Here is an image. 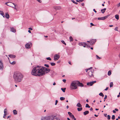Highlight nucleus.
Returning a JSON list of instances; mask_svg holds the SVG:
<instances>
[{"instance_id":"nucleus-1","label":"nucleus","mask_w":120,"mask_h":120,"mask_svg":"<svg viewBox=\"0 0 120 120\" xmlns=\"http://www.w3.org/2000/svg\"><path fill=\"white\" fill-rule=\"evenodd\" d=\"M50 70L49 69L45 67L37 66L33 68L31 74L34 75L41 76L45 74V71L47 73L49 72Z\"/></svg>"},{"instance_id":"nucleus-2","label":"nucleus","mask_w":120,"mask_h":120,"mask_svg":"<svg viewBox=\"0 0 120 120\" xmlns=\"http://www.w3.org/2000/svg\"><path fill=\"white\" fill-rule=\"evenodd\" d=\"M23 76L22 74L19 72H16L14 73L13 78L15 82H21L22 80Z\"/></svg>"},{"instance_id":"nucleus-3","label":"nucleus","mask_w":120,"mask_h":120,"mask_svg":"<svg viewBox=\"0 0 120 120\" xmlns=\"http://www.w3.org/2000/svg\"><path fill=\"white\" fill-rule=\"evenodd\" d=\"M41 120H59L56 116H52L46 117H43Z\"/></svg>"},{"instance_id":"nucleus-4","label":"nucleus","mask_w":120,"mask_h":120,"mask_svg":"<svg viewBox=\"0 0 120 120\" xmlns=\"http://www.w3.org/2000/svg\"><path fill=\"white\" fill-rule=\"evenodd\" d=\"M77 81H75L72 82L70 85V88L71 90H75L77 88Z\"/></svg>"},{"instance_id":"nucleus-5","label":"nucleus","mask_w":120,"mask_h":120,"mask_svg":"<svg viewBox=\"0 0 120 120\" xmlns=\"http://www.w3.org/2000/svg\"><path fill=\"white\" fill-rule=\"evenodd\" d=\"M109 16V15H107L106 16L101 17H99L98 18V20H104L107 19Z\"/></svg>"},{"instance_id":"nucleus-6","label":"nucleus","mask_w":120,"mask_h":120,"mask_svg":"<svg viewBox=\"0 0 120 120\" xmlns=\"http://www.w3.org/2000/svg\"><path fill=\"white\" fill-rule=\"evenodd\" d=\"M87 75H89L90 77H92L93 76L92 72L91 71H88Z\"/></svg>"},{"instance_id":"nucleus-7","label":"nucleus","mask_w":120,"mask_h":120,"mask_svg":"<svg viewBox=\"0 0 120 120\" xmlns=\"http://www.w3.org/2000/svg\"><path fill=\"white\" fill-rule=\"evenodd\" d=\"M96 81H92V82H88L87 83V85L88 86H92L94 83H96Z\"/></svg>"},{"instance_id":"nucleus-8","label":"nucleus","mask_w":120,"mask_h":120,"mask_svg":"<svg viewBox=\"0 0 120 120\" xmlns=\"http://www.w3.org/2000/svg\"><path fill=\"white\" fill-rule=\"evenodd\" d=\"M60 56L57 54H56L54 57V60L55 61L57 60L59 58Z\"/></svg>"},{"instance_id":"nucleus-9","label":"nucleus","mask_w":120,"mask_h":120,"mask_svg":"<svg viewBox=\"0 0 120 120\" xmlns=\"http://www.w3.org/2000/svg\"><path fill=\"white\" fill-rule=\"evenodd\" d=\"M96 40L95 39H92L90 41V45H91L94 44L96 42Z\"/></svg>"},{"instance_id":"nucleus-10","label":"nucleus","mask_w":120,"mask_h":120,"mask_svg":"<svg viewBox=\"0 0 120 120\" xmlns=\"http://www.w3.org/2000/svg\"><path fill=\"white\" fill-rule=\"evenodd\" d=\"M76 81L78 86H80L81 87H82L83 86V85L82 83H80L78 81Z\"/></svg>"},{"instance_id":"nucleus-11","label":"nucleus","mask_w":120,"mask_h":120,"mask_svg":"<svg viewBox=\"0 0 120 120\" xmlns=\"http://www.w3.org/2000/svg\"><path fill=\"white\" fill-rule=\"evenodd\" d=\"M3 68L2 62L0 60V69L1 70L3 69Z\"/></svg>"},{"instance_id":"nucleus-12","label":"nucleus","mask_w":120,"mask_h":120,"mask_svg":"<svg viewBox=\"0 0 120 120\" xmlns=\"http://www.w3.org/2000/svg\"><path fill=\"white\" fill-rule=\"evenodd\" d=\"M68 113L69 115V116L72 118L74 117V116L70 112H68Z\"/></svg>"},{"instance_id":"nucleus-13","label":"nucleus","mask_w":120,"mask_h":120,"mask_svg":"<svg viewBox=\"0 0 120 120\" xmlns=\"http://www.w3.org/2000/svg\"><path fill=\"white\" fill-rule=\"evenodd\" d=\"M9 56L11 58H14L16 56L15 55H12V54H10L9 55Z\"/></svg>"},{"instance_id":"nucleus-14","label":"nucleus","mask_w":120,"mask_h":120,"mask_svg":"<svg viewBox=\"0 0 120 120\" xmlns=\"http://www.w3.org/2000/svg\"><path fill=\"white\" fill-rule=\"evenodd\" d=\"M54 8L56 10H59L61 8L60 7L58 6L54 7Z\"/></svg>"},{"instance_id":"nucleus-15","label":"nucleus","mask_w":120,"mask_h":120,"mask_svg":"<svg viewBox=\"0 0 120 120\" xmlns=\"http://www.w3.org/2000/svg\"><path fill=\"white\" fill-rule=\"evenodd\" d=\"M56 75V73L54 71H52L51 74V76L52 77H54Z\"/></svg>"},{"instance_id":"nucleus-16","label":"nucleus","mask_w":120,"mask_h":120,"mask_svg":"<svg viewBox=\"0 0 120 120\" xmlns=\"http://www.w3.org/2000/svg\"><path fill=\"white\" fill-rule=\"evenodd\" d=\"M87 44L85 42H80L79 44V45H87Z\"/></svg>"},{"instance_id":"nucleus-17","label":"nucleus","mask_w":120,"mask_h":120,"mask_svg":"<svg viewBox=\"0 0 120 120\" xmlns=\"http://www.w3.org/2000/svg\"><path fill=\"white\" fill-rule=\"evenodd\" d=\"M89 112L88 111H86L83 112V114L84 115H86L89 113Z\"/></svg>"},{"instance_id":"nucleus-18","label":"nucleus","mask_w":120,"mask_h":120,"mask_svg":"<svg viewBox=\"0 0 120 120\" xmlns=\"http://www.w3.org/2000/svg\"><path fill=\"white\" fill-rule=\"evenodd\" d=\"M4 17H6L8 19L9 18V15L8 14L6 13L5 15L4 16Z\"/></svg>"},{"instance_id":"nucleus-19","label":"nucleus","mask_w":120,"mask_h":120,"mask_svg":"<svg viewBox=\"0 0 120 120\" xmlns=\"http://www.w3.org/2000/svg\"><path fill=\"white\" fill-rule=\"evenodd\" d=\"M32 45H25V48L27 49H29L31 48Z\"/></svg>"},{"instance_id":"nucleus-20","label":"nucleus","mask_w":120,"mask_h":120,"mask_svg":"<svg viewBox=\"0 0 120 120\" xmlns=\"http://www.w3.org/2000/svg\"><path fill=\"white\" fill-rule=\"evenodd\" d=\"M106 9L105 8H104L103 9H101V11L102 13H103L105 12Z\"/></svg>"},{"instance_id":"nucleus-21","label":"nucleus","mask_w":120,"mask_h":120,"mask_svg":"<svg viewBox=\"0 0 120 120\" xmlns=\"http://www.w3.org/2000/svg\"><path fill=\"white\" fill-rule=\"evenodd\" d=\"M11 31L12 32L14 33H15V32L16 31L15 29L13 28H11Z\"/></svg>"},{"instance_id":"nucleus-22","label":"nucleus","mask_w":120,"mask_h":120,"mask_svg":"<svg viewBox=\"0 0 120 120\" xmlns=\"http://www.w3.org/2000/svg\"><path fill=\"white\" fill-rule=\"evenodd\" d=\"M13 112L14 114L15 115H16L17 114V111L15 110H13Z\"/></svg>"},{"instance_id":"nucleus-23","label":"nucleus","mask_w":120,"mask_h":120,"mask_svg":"<svg viewBox=\"0 0 120 120\" xmlns=\"http://www.w3.org/2000/svg\"><path fill=\"white\" fill-rule=\"evenodd\" d=\"M76 106L79 108H81L82 106V105L79 103H77V104L76 105Z\"/></svg>"},{"instance_id":"nucleus-24","label":"nucleus","mask_w":120,"mask_h":120,"mask_svg":"<svg viewBox=\"0 0 120 120\" xmlns=\"http://www.w3.org/2000/svg\"><path fill=\"white\" fill-rule=\"evenodd\" d=\"M115 18L118 20L119 19V15L117 14H116L115 15Z\"/></svg>"},{"instance_id":"nucleus-25","label":"nucleus","mask_w":120,"mask_h":120,"mask_svg":"<svg viewBox=\"0 0 120 120\" xmlns=\"http://www.w3.org/2000/svg\"><path fill=\"white\" fill-rule=\"evenodd\" d=\"M0 14L4 18V13L3 12V11H1L0 12Z\"/></svg>"},{"instance_id":"nucleus-26","label":"nucleus","mask_w":120,"mask_h":120,"mask_svg":"<svg viewBox=\"0 0 120 120\" xmlns=\"http://www.w3.org/2000/svg\"><path fill=\"white\" fill-rule=\"evenodd\" d=\"M9 63L12 65H14L16 63V62L14 61L12 62H11L10 61H9Z\"/></svg>"},{"instance_id":"nucleus-27","label":"nucleus","mask_w":120,"mask_h":120,"mask_svg":"<svg viewBox=\"0 0 120 120\" xmlns=\"http://www.w3.org/2000/svg\"><path fill=\"white\" fill-rule=\"evenodd\" d=\"M66 89V88H61V90L64 92H65Z\"/></svg>"},{"instance_id":"nucleus-28","label":"nucleus","mask_w":120,"mask_h":120,"mask_svg":"<svg viewBox=\"0 0 120 120\" xmlns=\"http://www.w3.org/2000/svg\"><path fill=\"white\" fill-rule=\"evenodd\" d=\"M111 72L110 71H109L108 73V75L109 76L111 75Z\"/></svg>"},{"instance_id":"nucleus-29","label":"nucleus","mask_w":120,"mask_h":120,"mask_svg":"<svg viewBox=\"0 0 120 120\" xmlns=\"http://www.w3.org/2000/svg\"><path fill=\"white\" fill-rule=\"evenodd\" d=\"M82 107H81L80 108H78L77 109L79 111H81L82 110Z\"/></svg>"},{"instance_id":"nucleus-30","label":"nucleus","mask_w":120,"mask_h":120,"mask_svg":"<svg viewBox=\"0 0 120 120\" xmlns=\"http://www.w3.org/2000/svg\"><path fill=\"white\" fill-rule=\"evenodd\" d=\"M113 82H111L110 83V87H111L113 86Z\"/></svg>"},{"instance_id":"nucleus-31","label":"nucleus","mask_w":120,"mask_h":120,"mask_svg":"<svg viewBox=\"0 0 120 120\" xmlns=\"http://www.w3.org/2000/svg\"><path fill=\"white\" fill-rule=\"evenodd\" d=\"M70 41H72L73 40L72 37L71 36L70 37H69Z\"/></svg>"},{"instance_id":"nucleus-32","label":"nucleus","mask_w":120,"mask_h":120,"mask_svg":"<svg viewBox=\"0 0 120 120\" xmlns=\"http://www.w3.org/2000/svg\"><path fill=\"white\" fill-rule=\"evenodd\" d=\"M32 43L31 42H29L28 43L26 44L25 45H32Z\"/></svg>"},{"instance_id":"nucleus-33","label":"nucleus","mask_w":120,"mask_h":120,"mask_svg":"<svg viewBox=\"0 0 120 120\" xmlns=\"http://www.w3.org/2000/svg\"><path fill=\"white\" fill-rule=\"evenodd\" d=\"M99 95L100 96H102V97H103L104 96V95L101 92L99 94Z\"/></svg>"},{"instance_id":"nucleus-34","label":"nucleus","mask_w":120,"mask_h":120,"mask_svg":"<svg viewBox=\"0 0 120 120\" xmlns=\"http://www.w3.org/2000/svg\"><path fill=\"white\" fill-rule=\"evenodd\" d=\"M60 99L61 101H63L65 99V98L63 97H61L60 98Z\"/></svg>"},{"instance_id":"nucleus-35","label":"nucleus","mask_w":120,"mask_h":120,"mask_svg":"<svg viewBox=\"0 0 120 120\" xmlns=\"http://www.w3.org/2000/svg\"><path fill=\"white\" fill-rule=\"evenodd\" d=\"M50 64L52 66H55L56 65L55 63H50Z\"/></svg>"},{"instance_id":"nucleus-36","label":"nucleus","mask_w":120,"mask_h":120,"mask_svg":"<svg viewBox=\"0 0 120 120\" xmlns=\"http://www.w3.org/2000/svg\"><path fill=\"white\" fill-rule=\"evenodd\" d=\"M107 119L109 120L110 119L111 117L109 115H108L107 116Z\"/></svg>"},{"instance_id":"nucleus-37","label":"nucleus","mask_w":120,"mask_h":120,"mask_svg":"<svg viewBox=\"0 0 120 120\" xmlns=\"http://www.w3.org/2000/svg\"><path fill=\"white\" fill-rule=\"evenodd\" d=\"M86 108H90V106H89V105L88 104H86L85 106Z\"/></svg>"},{"instance_id":"nucleus-38","label":"nucleus","mask_w":120,"mask_h":120,"mask_svg":"<svg viewBox=\"0 0 120 120\" xmlns=\"http://www.w3.org/2000/svg\"><path fill=\"white\" fill-rule=\"evenodd\" d=\"M96 57L97 59H99L100 58H101L100 57H99L97 55H96Z\"/></svg>"},{"instance_id":"nucleus-39","label":"nucleus","mask_w":120,"mask_h":120,"mask_svg":"<svg viewBox=\"0 0 120 120\" xmlns=\"http://www.w3.org/2000/svg\"><path fill=\"white\" fill-rule=\"evenodd\" d=\"M92 67H90V68H89L88 69H86V72H87V71H88V70H90L91 69H92Z\"/></svg>"},{"instance_id":"nucleus-40","label":"nucleus","mask_w":120,"mask_h":120,"mask_svg":"<svg viewBox=\"0 0 120 120\" xmlns=\"http://www.w3.org/2000/svg\"><path fill=\"white\" fill-rule=\"evenodd\" d=\"M115 116L114 115H113L112 116V119L113 120L115 119Z\"/></svg>"},{"instance_id":"nucleus-41","label":"nucleus","mask_w":120,"mask_h":120,"mask_svg":"<svg viewBox=\"0 0 120 120\" xmlns=\"http://www.w3.org/2000/svg\"><path fill=\"white\" fill-rule=\"evenodd\" d=\"M46 59L47 60H51V59L50 57H47L46 58Z\"/></svg>"},{"instance_id":"nucleus-42","label":"nucleus","mask_w":120,"mask_h":120,"mask_svg":"<svg viewBox=\"0 0 120 120\" xmlns=\"http://www.w3.org/2000/svg\"><path fill=\"white\" fill-rule=\"evenodd\" d=\"M83 47H86L88 48H90V46L89 45H83Z\"/></svg>"},{"instance_id":"nucleus-43","label":"nucleus","mask_w":120,"mask_h":120,"mask_svg":"<svg viewBox=\"0 0 120 120\" xmlns=\"http://www.w3.org/2000/svg\"><path fill=\"white\" fill-rule=\"evenodd\" d=\"M61 42L63 43L65 45H66V43H65L64 41L63 40H62L61 41Z\"/></svg>"},{"instance_id":"nucleus-44","label":"nucleus","mask_w":120,"mask_h":120,"mask_svg":"<svg viewBox=\"0 0 120 120\" xmlns=\"http://www.w3.org/2000/svg\"><path fill=\"white\" fill-rule=\"evenodd\" d=\"M44 66L45 67L47 68H49V66L48 64H45Z\"/></svg>"},{"instance_id":"nucleus-45","label":"nucleus","mask_w":120,"mask_h":120,"mask_svg":"<svg viewBox=\"0 0 120 120\" xmlns=\"http://www.w3.org/2000/svg\"><path fill=\"white\" fill-rule=\"evenodd\" d=\"M12 4L14 5V7H12L13 8H14L15 9H16V8L15 7V6L16 5H15V4L14 3H12Z\"/></svg>"},{"instance_id":"nucleus-46","label":"nucleus","mask_w":120,"mask_h":120,"mask_svg":"<svg viewBox=\"0 0 120 120\" xmlns=\"http://www.w3.org/2000/svg\"><path fill=\"white\" fill-rule=\"evenodd\" d=\"M71 1H72V2L74 4H78L77 2H75L73 0H72Z\"/></svg>"},{"instance_id":"nucleus-47","label":"nucleus","mask_w":120,"mask_h":120,"mask_svg":"<svg viewBox=\"0 0 120 120\" xmlns=\"http://www.w3.org/2000/svg\"><path fill=\"white\" fill-rule=\"evenodd\" d=\"M58 101L57 100H56V103L55 104V105H57V103L58 102Z\"/></svg>"},{"instance_id":"nucleus-48","label":"nucleus","mask_w":120,"mask_h":120,"mask_svg":"<svg viewBox=\"0 0 120 120\" xmlns=\"http://www.w3.org/2000/svg\"><path fill=\"white\" fill-rule=\"evenodd\" d=\"M63 81L64 83H65L66 81V80L65 79H63Z\"/></svg>"},{"instance_id":"nucleus-49","label":"nucleus","mask_w":120,"mask_h":120,"mask_svg":"<svg viewBox=\"0 0 120 120\" xmlns=\"http://www.w3.org/2000/svg\"><path fill=\"white\" fill-rule=\"evenodd\" d=\"M4 116H6L7 115V112H4Z\"/></svg>"},{"instance_id":"nucleus-50","label":"nucleus","mask_w":120,"mask_h":120,"mask_svg":"<svg viewBox=\"0 0 120 120\" xmlns=\"http://www.w3.org/2000/svg\"><path fill=\"white\" fill-rule=\"evenodd\" d=\"M107 98V96L106 95H105V97L104 98V99L105 100Z\"/></svg>"},{"instance_id":"nucleus-51","label":"nucleus","mask_w":120,"mask_h":120,"mask_svg":"<svg viewBox=\"0 0 120 120\" xmlns=\"http://www.w3.org/2000/svg\"><path fill=\"white\" fill-rule=\"evenodd\" d=\"M115 30L116 31H117V27H116L115 28Z\"/></svg>"},{"instance_id":"nucleus-52","label":"nucleus","mask_w":120,"mask_h":120,"mask_svg":"<svg viewBox=\"0 0 120 120\" xmlns=\"http://www.w3.org/2000/svg\"><path fill=\"white\" fill-rule=\"evenodd\" d=\"M117 6L118 7H119L120 6V3H119L117 5Z\"/></svg>"},{"instance_id":"nucleus-53","label":"nucleus","mask_w":120,"mask_h":120,"mask_svg":"<svg viewBox=\"0 0 120 120\" xmlns=\"http://www.w3.org/2000/svg\"><path fill=\"white\" fill-rule=\"evenodd\" d=\"M108 88H108V87H107L105 89V90H107L108 89Z\"/></svg>"},{"instance_id":"nucleus-54","label":"nucleus","mask_w":120,"mask_h":120,"mask_svg":"<svg viewBox=\"0 0 120 120\" xmlns=\"http://www.w3.org/2000/svg\"><path fill=\"white\" fill-rule=\"evenodd\" d=\"M90 24L92 26H94V24L92 23H90Z\"/></svg>"},{"instance_id":"nucleus-55","label":"nucleus","mask_w":120,"mask_h":120,"mask_svg":"<svg viewBox=\"0 0 120 120\" xmlns=\"http://www.w3.org/2000/svg\"><path fill=\"white\" fill-rule=\"evenodd\" d=\"M93 10L95 13L97 12V11L95 10V9H94Z\"/></svg>"},{"instance_id":"nucleus-56","label":"nucleus","mask_w":120,"mask_h":120,"mask_svg":"<svg viewBox=\"0 0 120 120\" xmlns=\"http://www.w3.org/2000/svg\"><path fill=\"white\" fill-rule=\"evenodd\" d=\"M72 119H74V120H76V119L75 117L74 116V117Z\"/></svg>"},{"instance_id":"nucleus-57","label":"nucleus","mask_w":120,"mask_h":120,"mask_svg":"<svg viewBox=\"0 0 120 120\" xmlns=\"http://www.w3.org/2000/svg\"><path fill=\"white\" fill-rule=\"evenodd\" d=\"M115 110L116 111H117L118 110L117 109H115Z\"/></svg>"},{"instance_id":"nucleus-58","label":"nucleus","mask_w":120,"mask_h":120,"mask_svg":"<svg viewBox=\"0 0 120 120\" xmlns=\"http://www.w3.org/2000/svg\"><path fill=\"white\" fill-rule=\"evenodd\" d=\"M90 111H92L93 110V109L92 108H91L90 109Z\"/></svg>"},{"instance_id":"nucleus-59","label":"nucleus","mask_w":120,"mask_h":120,"mask_svg":"<svg viewBox=\"0 0 120 120\" xmlns=\"http://www.w3.org/2000/svg\"><path fill=\"white\" fill-rule=\"evenodd\" d=\"M68 63L69 64L71 65V62L70 61H69Z\"/></svg>"},{"instance_id":"nucleus-60","label":"nucleus","mask_w":120,"mask_h":120,"mask_svg":"<svg viewBox=\"0 0 120 120\" xmlns=\"http://www.w3.org/2000/svg\"><path fill=\"white\" fill-rule=\"evenodd\" d=\"M60 62V60H58V61L57 62V63H59Z\"/></svg>"},{"instance_id":"nucleus-61","label":"nucleus","mask_w":120,"mask_h":120,"mask_svg":"<svg viewBox=\"0 0 120 120\" xmlns=\"http://www.w3.org/2000/svg\"><path fill=\"white\" fill-rule=\"evenodd\" d=\"M107 114H104V116H105V117H106L107 116Z\"/></svg>"},{"instance_id":"nucleus-62","label":"nucleus","mask_w":120,"mask_h":120,"mask_svg":"<svg viewBox=\"0 0 120 120\" xmlns=\"http://www.w3.org/2000/svg\"><path fill=\"white\" fill-rule=\"evenodd\" d=\"M29 29L32 30V29L31 28H29Z\"/></svg>"},{"instance_id":"nucleus-63","label":"nucleus","mask_w":120,"mask_h":120,"mask_svg":"<svg viewBox=\"0 0 120 120\" xmlns=\"http://www.w3.org/2000/svg\"><path fill=\"white\" fill-rule=\"evenodd\" d=\"M40 3H41V0H37Z\"/></svg>"},{"instance_id":"nucleus-64","label":"nucleus","mask_w":120,"mask_h":120,"mask_svg":"<svg viewBox=\"0 0 120 120\" xmlns=\"http://www.w3.org/2000/svg\"><path fill=\"white\" fill-rule=\"evenodd\" d=\"M113 112L114 113H115L116 112L114 110H113Z\"/></svg>"}]
</instances>
